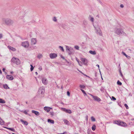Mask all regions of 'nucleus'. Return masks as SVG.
Returning <instances> with one entry per match:
<instances>
[{
  "label": "nucleus",
  "mask_w": 134,
  "mask_h": 134,
  "mask_svg": "<svg viewBox=\"0 0 134 134\" xmlns=\"http://www.w3.org/2000/svg\"><path fill=\"white\" fill-rule=\"evenodd\" d=\"M2 23L3 24L10 26L13 24V21L9 18H3L2 19Z\"/></svg>",
  "instance_id": "1"
},
{
  "label": "nucleus",
  "mask_w": 134,
  "mask_h": 134,
  "mask_svg": "<svg viewBox=\"0 0 134 134\" xmlns=\"http://www.w3.org/2000/svg\"><path fill=\"white\" fill-rule=\"evenodd\" d=\"M114 32L119 35L121 34H123L124 35L125 34V33L123 31V29L120 28H116L114 30Z\"/></svg>",
  "instance_id": "2"
},
{
  "label": "nucleus",
  "mask_w": 134,
  "mask_h": 134,
  "mask_svg": "<svg viewBox=\"0 0 134 134\" xmlns=\"http://www.w3.org/2000/svg\"><path fill=\"white\" fill-rule=\"evenodd\" d=\"M11 62L13 63L16 64L17 65L19 64L20 63V60L18 58L13 57L11 59Z\"/></svg>",
  "instance_id": "3"
},
{
  "label": "nucleus",
  "mask_w": 134,
  "mask_h": 134,
  "mask_svg": "<svg viewBox=\"0 0 134 134\" xmlns=\"http://www.w3.org/2000/svg\"><path fill=\"white\" fill-rule=\"evenodd\" d=\"M21 45L22 46L24 47L27 48L29 46V43L28 42L25 41L22 42Z\"/></svg>",
  "instance_id": "4"
},
{
  "label": "nucleus",
  "mask_w": 134,
  "mask_h": 134,
  "mask_svg": "<svg viewBox=\"0 0 134 134\" xmlns=\"http://www.w3.org/2000/svg\"><path fill=\"white\" fill-rule=\"evenodd\" d=\"M93 26L95 29L96 30L97 33L99 34L100 35L102 36V33L100 29L99 28L96 27L94 25H93Z\"/></svg>",
  "instance_id": "5"
},
{
  "label": "nucleus",
  "mask_w": 134,
  "mask_h": 134,
  "mask_svg": "<svg viewBox=\"0 0 134 134\" xmlns=\"http://www.w3.org/2000/svg\"><path fill=\"white\" fill-rule=\"evenodd\" d=\"M90 95L92 97L94 100L98 102H100L101 101L100 99L97 96H94L91 94H90Z\"/></svg>",
  "instance_id": "6"
},
{
  "label": "nucleus",
  "mask_w": 134,
  "mask_h": 134,
  "mask_svg": "<svg viewBox=\"0 0 134 134\" xmlns=\"http://www.w3.org/2000/svg\"><path fill=\"white\" fill-rule=\"evenodd\" d=\"M61 110L65 112L66 113L71 114L72 113L71 110L70 109H66L65 108H62L61 109Z\"/></svg>",
  "instance_id": "7"
},
{
  "label": "nucleus",
  "mask_w": 134,
  "mask_h": 134,
  "mask_svg": "<svg viewBox=\"0 0 134 134\" xmlns=\"http://www.w3.org/2000/svg\"><path fill=\"white\" fill-rule=\"evenodd\" d=\"M49 57L51 59H54L57 57V55L54 53H51L49 54Z\"/></svg>",
  "instance_id": "8"
},
{
  "label": "nucleus",
  "mask_w": 134,
  "mask_h": 134,
  "mask_svg": "<svg viewBox=\"0 0 134 134\" xmlns=\"http://www.w3.org/2000/svg\"><path fill=\"white\" fill-rule=\"evenodd\" d=\"M44 91L45 90L43 88H41L38 90V93L39 94H42L44 93Z\"/></svg>",
  "instance_id": "9"
},
{
  "label": "nucleus",
  "mask_w": 134,
  "mask_h": 134,
  "mask_svg": "<svg viewBox=\"0 0 134 134\" xmlns=\"http://www.w3.org/2000/svg\"><path fill=\"white\" fill-rule=\"evenodd\" d=\"M42 81L44 85H46L48 83V80L45 78L44 77L42 79Z\"/></svg>",
  "instance_id": "10"
},
{
  "label": "nucleus",
  "mask_w": 134,
  "mask_h": 134,
  "mask_svg": "<svg viewBox=\"0 0 134 134\" xmlns=\"http://www.w3.org/2000/svg\"><path fill=\"white\" fill-rule=\"evenodd\" d=\"M81 60L85 65H87V61L86 59V58H81Z\"/></svg>",
  "instance_id": "11"
},
{
  "label": "nucleus",
  "mask_w": 134,
  "mask_h": 134,
  "mask_svg": "<svg viewBox=\"0 0 134 134\" xmlns=\"http://www.w3.org/2000/svg\"><path fill=\"white\" fill-rule=\"evenodd\" d=\"M31 41L32 45H34L36 43L37 41L35 38H32L31 40Z\"/></svg>",
  "instance_id": "12"
},
{
  "label": "nucleus",
  "mask_w": 134,
  "mask_h": 134,
  "mask_svg": "<svg viewBox=\"0 0 134 134\" xmlns=\"http://www.w3.org/2000/svg\"><path fill=\"white\" fill-rule=\"evenodd\" d=\"M6 78L8 80H12L14 79L13 76L10 75H8L6 76Z\"/></svg>",
  "instance_id": "13"
},
{
  "label": "nucleus",
  "mask_w": 134,
  "mask_h": 134,
  "mask_svg": "<svg viewBox=\"0 0 134 134\" xmlns=\"http://www.w3.org/2000/svg\"><path fill=\"white\" fill-rule=\"evenodd\" d=\"M119 125L123 126H126L127 124L125 122H124L120 121V122Z\"/></svg>",
  "instance_id": "14"
},
{
  "label": "nucleus",
  "mask_w": 134,
  "mask_h": 134,
  "mask_svg": "<svg viewBox=\"0 0 134 134\" xmlns=\"http://www.w3.org/2000/svg\"><path fill=\"white\" fill-rule=\"evenodd\" d=\"M8 48L12 50L13 51H15L16 49L15 48H14L10 46H8Z\"/></svg>",
  "instance_id": "15"
},
{
  "label": "nucleus",
  "mask_w": 134,
  "mask_h": 134,
  "mask_svg": "<svg viewBox=\"0 0 134 134\" xmlns=\"http://www.w3.org/2000/svg\"><path fill=\"white\" fill-rule=\"evenodd\" d=\"M32 113H34L37 116L39 115L40 114L38 111H35L34 110H32Z\"/></svg>",
  "instance_id": "16"
},
{
  "label": "nucleus",
  "mask_w": 134,
  "mask_h": 134,
  "mask_svg": "<svg viewBox=\"0 0 134 134\" xmlns=\"http://www.w3.org/2000/svg\"><path fill=\"white\" fill-rule=\"evenodd\" d=\"M49 107H45L44 108V110L48 112L50 111Z\"/></svg>",
  "instance_id": "17"
},
{
  "label": "nucleus",
  "mask_w": 134,
  "mask_h": 134,
  "mask_svg": "<svg viewBox=\"0 0 134 134\" xmlns=\"http://www.w3.org/2000/svg\"><path fill=\"white\" fill-rule=\"evenodd\" d=\"M122 54L124 55L125 56V57L128 59H129L131 58V57L130 56H129L127 55H126L125 53L124 52H122Z\"/></svg>",
  "instance_id": "18"
},
{
  "label": "nucleus",
  "mask_w": 134,
  "mask_h": 134,
  "mask_svg": "<svg viewBox=\"0 0 134 134\" xmlns=\"http://www.w3.org/2000/svg\"><path fill=\"white\" fill-rule=\"evenodd\" d=\"M89 52L92 54L94 55L96 54V52L95 51H90Z\"/></svg>",
  "instance_id": "19"
},
{
  "label": "nucleus",
  "mask_w": 134,
  "mask_h": 134,
  "mask_svg": "<svg viewBox=\"0 0 134 134\" xmlns=\"http://www.w3.org/2000/svg\"><path fill=\"white\" fill-rule=\"evenodd\" d=\"M21 121L25 125H27L28 124V123L26 121H24L22 119L21 120Z\"/></svg>",
  "instance_id": "20"
},
{
  "label": "nucleus",
  "mask_w": 134,
  "mask_h": 134,
  "mask_svg": "<svg viewBox=\"0 0 134 134\" xmlns=\"http://www.w3.org/2000/svg\"><path fill=\"white\" fill-rule=\"evenodd\" d=\"M48 122H50L51 124H53L54 122V121L53 120H51L50 119H48L47 120Z\"/></svg>",
  "instance_id": "21"
},
{
  "label": "nucleus",
  "mask_w": 134,
  "mask_h": 134,
  "mask_svg": "<svg viewBox=\"0 0 134 134\" xmlns=\"http://www.w3.org/2000/svg\"><path fill=\"white\" fill-rule=\"evenodd\" d=\"M42 55L41 54H39L37 56V57L39 59H40L42 58Z\"/></svg>",
  "instance_id": "22"
},
{
  "label": "nucleus",
  "mask_w": 134,
  "mask_h": 134,
  "mask_svg": "<svg viewBox=\"0 0 134 134\" xmlns=\"http://www.w3.org/2000/svg\"><path fill=\"white\" fill-rule=\"evenodd\" d=\"M5 103V100H3L2 99H0V103L2 104H4Z\"/></svg>",
  "instance_id": "23"
},
{
  "label": "nucleus",
  "mask_w": 134,
  "mask_h": 134,
  "mask_svg": "<svg viewBox=\"0 0 134 134\" xmlns=\"http://www.w3.org/2000/svg\"><path fill=\"white\" fill-rule=\"evenodd\" d=\"M74 52V49H73L72 48V50L69 51L68 52V53H69V54L70 55Z\"/></svg>",
  "instance_id": "24"
},
{
  "label": "nucleus",
  "mask_w": 134,
  "mask_h": 134,
  "mask_svg": "<svg viewBox=\"0 0 134 134\" xmlns=\"http://www.w3.org/2000/svg\"><path fill=\"white\" fill-rule=\"evenodd\" d=\"M66 49L68 51L70 50L72 51V48L71 47L70 48L69 47L66 46Z\"/></svg>",
  "instance_id": "25"
},
{
  "label": "nucleus",
  "mask_w": 134,
  "mask_h": 134,
  "mask_svg": "<svg viewBox=\"0 0 134 134\" xmlns=\"http://www.w3.org/2000/svg\"><path fill=\"white\" fill-rule=\"evenodd\" d=\"M4 88L6 89H8L9 88L7 84H5L3 85Z\"/></svg>",
  "instance_id": "26"
},
{
  "label": "nucleus",
  "mask_w": 134,
  "mask_h": 134,
  "mask_svg": "<svg viewBox=\"0 0 134 134\" xmlns=\"http://www.w3.org/2000/svg\"><path fill=\"white\" fill-rule=\"evenodd\" d=\"M96 129V126L95 125H94L92 127V130L93 131H94Z\"/></svg>",
  "instance_id": "27"
},
{
  "label": "nucleus",
  "mask_w": 134,
  "mask_h": 134,
  "mask_svg": "<svg viewBox=\"0 0 134 134\" xmlns=\"http://www.w3.org/2000/svg\"><path fill=\"white\" fill-rule=\"evenodd\" d=\"M120 121H114V123L116 124H117L118 125H119Z\"/></svg>",
  "instance_id": "28"
},
{
  "label": "nucleus",
  "mask_w": 134,
  "mask_h": 134,
  "mask_svg": "<svg viewBox=\"0 0 134 134\" xmlns=\"http://www.w3.org/2000/svg\"><path fill=\"white\" fill-rule=\"evenodd\" d=\"M90 20L91 21L92 23H93L94 21V18L93 17H91V16L90 15Z\"/></svg>",
  "instance_id": "29"
},
{
  "label": "nucleus",
  "mask_w": 134,
  "mask_h": 134,
  "mask_svg": "<svg viewBox=\"0 0 134 134\" xmlns=\"http://www.w3.org/2000/svg\"><path fill=\"white\" fill-rule=\"evenodd\" d=\"M117 84L118 85H121L122 84V83L120 82L119 80L117 82Z\"/></svg>",
  "instance_id": "30"
},
{
  "label": "nucleus",
  "mask_w": 134,
  "mask_h": 134,
  "mask_svg": "<svg viewBox=\"0 0 134 134\" xmlns=\"http://www.w3.org/2000/svg\"><path fill=\"white\" fill-rule=\"evenodd\" d=\"M81 90L82 91V93L85 94V96H87V94L83 90L81 89Z\"/></svg>",
  "instance_id": "31"
},
{
  "label": "nucleus",
  "mask_w": 134,
  "mask_h": 134,
  "mask_svg": "<svg viewBox=\"0 0 134 134\" xmlns=\"http://www.w3.org/2000/svg\"><path fill=\"white\" fill-rule=\"evenodd\" d=\"M59 48L62 51L64 52V51L63 48L62 47L60 46L59 47Z\"/></svg>",
  "instance_id": "32"
},
{
  "label": "nucleus",
  "mask_w": 134,
  "mask_h": 134,
  "mask_svg": "<svg viewBox=\"0 0 134 134\" xmlns=\"http://www.w3.org/2000/svg\"><path fill=\"white\" fill-rule=\"evenodd\" d=\"M91 119V120L93 121H96L95 118L93 116H92Z\"/></svg>",
  "instance_id": "33"
},
{
  "label": "nucleus",
  "mask_w": 134,
  "mask_h": 134,
  "mask_svg": "<svg viewBox=\"0 0 134 134\" xmlns=\"http://www.w3.org/2000/svg\"><path fill=\"white\" fill-rule=\"evenodd\" d=\"M64 121L66 125H68V123L69 122L66 120H64Z\"/></svg>",
  "instance_id": "34"
},
{
  "label": "nucleus",
  "mask_w": 134,
  "mask_h": 134,
  "mask_svg": "<svg viewBox=\"0 0 134 134\" xmlns=\"http://www.w3.org/2000/svg\"><path fill=\"white\" fill-rule=\"evenodd\" d=\"M31 68L30 70L31 71H32L34 69V67H33L32 65L31 64L30 65Z\"/></svg>",
  "instance_id": "35"
},
{
  "label": "nucleus",
  "mask_w": 134,
  "mask_h": 134,
  "mask_svg": "<svg viewBox=\"0 0 134 134\" xmlns=\"http://www.w3.org/2000/svg\"><path fill=\"white\" fill-rule=\"evenodd\" d=\"M119 71L121 76L123 78V76L121 72L120 68V69L119 70Z\"/></svg>",
  "instance_id": "36"
},
{
  "label": "nucleus",
  "mask_w": 134,
  "mask_h": 134,
  "mask_svg": "<svg viewBox=\"0 0 134 134\" xmlns=\"http://www.w3.org/2000/svg\"><path fill=\"white\" fill-rule=\"evenodd\" d=\"M80 87L81 88L83 89H84L85 87V86L83 85H80Z\"/></svg>",
  "instance_id": "37"
},
{
  "label": "nucleus",
  "mask_w": 134,
  "mask_h": 134,
  "mask_svg": "<svg viewBox=\"0 0 134 134\" xmlns=\"http://www.w3.org/2000/svg\"><path fill=\"white\" fill-rule=\"evenodd\" d=\"M83 24L85 25H87L88 24L87 22L85 20H84L83 21Z\"/></svg>",
  "instance_id": "38"
},
{
  "label": "nucleus",
  "mask_w": 134,
  "mask_h": 134,
  "mask_svg": "<svg viewBox=\"0 0 134 134\" xmlns=\"http://www.w3.org/2000/svg\"><path fill=\"white\" fill-rule=\"evenodd\" d=\"M10 130L13 132H15V129H14L13 128H10Z\"/></svg>",
  "instance_id": "39"
},
{
  "label": "nucleus",
  "mask_w": 134,
  "mask_h": 134,
  "mask_svg": "<svg viewBox=\"0 0 134 134\" xmlns=\"http://www.w3.org/2000/svg\"><path fill=\"white\" fill-rule=\"evenodd\" d=\"M53 21H54L55 22H56L57 21V20L56 18V17H54L53 19Z\"/></svg>",
  "instance_id": "40"
},
{
  "label": "nucleus",
  "mask_w": 134,
  "mask_h": 134,
  "mask_svg": "<svg viewBox=\"0 0 134 134\" xmlns=\"http://www.w3.org/2000/svg\"><path fill=\"white\" fill-rule=\"evenodd\" d=\"M75 48L77 50H79V46H75Z\"/></svg>",
  "instance_id": "41"
},
{
  "label": "nucleus",
  "mask_w": 134,
  "mask_h": 134,
  "mask_svg": "<svg viewBox=\"0 0 134 134\" xmlns=\"http://www.w3.org/2000/svg\"><path fill=\"white\" fill-rule=\"evenodd\" d=\"M111 99L112 100H113L114 101H115L116 99V98L113 96L111 97Z\"/></svg>",
  "instance_id": "42"
},
{
  "label": "nucleus",
  "mask_w": 134,
  "mask_h": 134,
  "mask_svg": "<svg viewBox=\"0 0 134 134\" xmlns=\"http://www.w3.org/2000/svg\"><path fill=\"white\" fill-rule=\"evenodd\" d=\"M76 60L79 64V65H80V63H81V62L80 61H79V59L77 58H76Z\"/></svg>",
  "instance_id": "43"
},
{
  "label": "nucleus",
  "mask_w": 134,
  "mask_h": 134,
  "mask_svg": "<svg viewBox=\"0 0 134 134\" xmlns=\"http://www.w3.org/2000/svg\"><path fill=\"white\" fill-rule=\"evenodd\" d=\"M124 106L126 107V109H129V107L126 104H125Z\"/></svg>",
  "instance_id": "44"
},
{
  "label": "nucleus",
  "mask_w": 134,
  "mask_h": 134,
  "mask_svg": "<svg viewBox=\"0 0 134 134\" xmlns=\"http://www.w3.org/2000/svg\"><path fill=\"white\" fill-rule=\"evenodd\" d=\"M60 56L63 59H64L67 62V60L66 59H65V58H64V57H63L62 55H60Z\"/></svg>",
  "instance_id": "45"
},
{
  "label": "nucleus",
  "mask_w": 134,
  "mask_h": 134,
  "mask_svg": "<svg viewBox=\"0 0 134 134\" xmlns=\"http://www.w3.org/2000/svg\"><path fill=\"white\" fill-rule=\"evenodd\" d=\"M50 113L52 116H53L54 115V113L53 112H51Z\"/></svg>",
  "instance_id": "46"
},
{
  "label": "nucleus",
  "mask_w": 134,
  "mask_h": 134,
  "mask_svg": "<svg viewBox=\"0 0 134 134\" xmlns=\"http://www.w3.org/2000/svg\"><path fill=\"white\" fill-rule=\"evenodd\" d=\"M80 72H81V73H82V74H83V75H84L85 76H86V77H89V76H87V75L85 74H83L82 72L81 71H79Z\"/></svg>",
  "instance_id": "47"
},
{
  "label": "nucleus",
  "mask_w": 134,
  "mask_h": 134,
  "mask_svg": "<svg viewBox=\"0 0 134 134\" xmlns=\"http://www.w3.org/2000/svg\"><path fill=\"white\" fill-rule=\"evenodd\" d=\"M22 112H23V111H21ZM23 112L24 113V114H27L28 113L26 111V110H25L24 111H23Z\"/></svg>",
  "instance_id": "48"
},
{
  "label": "nucleus",
  "mask_w": 134,
  "mask_h": 134,
  "mask_svg": "<svg viewBox=\"0 0 134 134\" xmlns=\"http://www.w3.org/2000/svg\"><path fill=\"white\" fill-rule=\"evenodd\" d=\"M3 37V34H0V39H1Z\"/></svg>",
  "instance_id": "49"
},
{
  "label": "nucleus",
  "mask_w": 134,
  "mask_h": 134,
  "mask_svg": "<svg viewBox=\"0 0 134 134\" xmlns=\"http://www.w3.org/2000/svg\"><path fill=\"white\" fill-rule=\"evenodd\" d=\"M67 95L68 96H70V93L69 91H68L67 92Z\"/></svg>",
  "instance_id": "50"
},
{
  "label": "nucleus",
  "mask_w": 134,
  "mask_h": 134,
  "mask_svg": "<svg viewBox=\"0 0 134 134\" xmlns=\"http://www.w3.org/2000/svg\"><path fill=\"white\" fill-rule=\"evenodd\" d=\"M38 69L40 70L41 71L42 69V68L41 66H40L38 68Z\"/></svg>",
  "instance_id": "51"
},
{
  "label": "nucleus",
  "mask_w": 134,
  "mask_h": 134,
  "mask_svg": "<svg viewBox=\"0 0 134 134\" xmlns=\"http://www.w3.org/2000/svg\"><path fill=\"white\" fill-rule=\"evenodd\" d=\"M124 7V5L123 4H121L120 5V7L121 8H122Z\"/></svg>",
  "instance_id": "52"
},
{
  "label": "nucleus",
  "mask_w": 134,
  "mask_h": 134,
  "mask_svg": "<svg viewBox=\"0 0 134 134\" xmlns=\"http://www.w3.org/2000/svg\"><path fill=\"white\" fill-rule=\"evenodd\" d=\"M96 66L98 67L99 69V70H100V69H99V65H98V64H97V65H96ZM99 71H100V70H99Z\"/></svg>",
  "instance_id": "53"
},
{
  "label": "nucleus",
  "mask_w": 134,
  "mask_h": 134,
  "mask_svg": "<svg viewBox=\"0 0 134 134\" xmlns=\"http://www.w3.org/2000/svg\"><path fill=\"white\" fill-rule=\"evenodd\" d=\"M4 128H5L7 129H8V130H10V128H8V127H4Z\"/></svg>",
  "instance_id": "54"
},
{
  "label": "nucleus",
  "mask_w": 134,
  "mask_h": 134,
  "mask_svg": "<svg viewBox=\"0 0 134 134\" xmlns=\"http://www.w3.org/2000/svg\"><path fill=\"white\" fill-rule=\"evenodd\" d=\"M5 70V69L4 68H3V71L4 72Z\"/></svg>",
  "instance_id": "55"
},
{
  "label": "nucleus",
  "mask_w": 134,
  "mask_h": 134,
  "mask_svg": "<svg viewBox=\"0 0 134 134\" xmlns=\"http://www.w3.org/2000/svg\"><path fill=\"white\" fill-rule=\"evenodd\" d=\"M65 133H66V132H64L62 133H59V134H64Z\"/></svg>",
  "instance_id": "56"
},
{
  "label": "nucleus",
  "mask_w": 134,
  "mask_h": 134,
  "mask_svg": "<svg viewBox=\"0 0 134 134\" xmlns=\"http://www.w3.org/2000/svg\"><path fill=\"white\" fill-rule=\"evenodd\" d=\"M35 73L36 74V75H37L38 74V73L37 72H35Z\"/></svg>",
  "instance_id": "57"
},
{
  "label": "nucleus",
  "mask_w": 134,
  "mask_h": 134,
  "mask_svg": "<svg viewBox=\"0 0 134 134\" xmlns=\"http://www.w3.org/2000/svg\"><path fill=\"white\" fill-rule=\"evenodd\" d=\"M13 73V71H11L10 72V73L11 74H12Z\"/></svg>",
  "instance_id": "58"
},
{
  "label": "nucleus",
  "mask_w": 134,
  "mask_h": 134,
  "mask_svg": "<svg viewBox=\"0 0 134 134\" xmlns=\"http://www.w3.org/2000/svg\"><path fill=\"white\" fill-rule=\"evenodd\" d=\"M49 108H49V110H50V109H52V108H51V107H49Z\"/></svg>",
  "instance_id": "59"
},
{
  "label": "nucleus",
  "mask_w": 134,
  "mask_h": 134,
  "mask_svg": "<svg viewBox=\"0 0 134 134\" xmlns=\"http://www.w3.org/2000/svg\"><path fill=\"white\" fill-rule=\"evenodd\" d=\"M2 85V84L1 83H0V86H1Z\"/></svg>",
  "instance_id": "60"
},
{
  "label": "nucleus",
  "mask_w": 134,
  "mask_h": 134,
  "mask_svg": "<svg viewBox=\"0 0 134 134\" xmlns=\"http://www.w3.org/2000/svg\"><path fill=\"white\" fill-rule=\"evenodd\" d=\"M74 134H79L78 133H75Z\"/></svg>",
  "instance_id": "61"
},
{
  "label": "nucleus",
  "mask_w": 134,
  "mask_h": 134,
  "mask_svg": "<svg viewBox=\"0 0 134 134\" xmlns=\"http://www.w3.org/2000/svg\"><path fill=\"white\" fill-rule=\"evenodd\" d=\"M95 76H96V74H95Z\"/></svg>",
  "instance_id": "62"
},
{
  "label": "nucleus",
  "mask_w": 134,
  "mask_h": 134,
  "mask_svg": "<svg viewBox=\"0 0 134 134\" xmlns=\"http://www.w3.org/2000/svg\"><path fill=\"white\" fill-rule=\"evenodd\" d=\"M27 102H26V103L27 104Z\"/></svg>",
  "instance_id": "63"
},
{
  "label": "nucleus",
  "mask_w": 134,
  "mask_h": 134,
  "mask_svg": "<svg viewBox=\"0 0 134 134\" xmlns=\"http://www.w3.org/2000/svg\"><path fill=\"white\" fill-rule=\"evenodd\" d=\"M101 78H102V79H103V78H102V76H101Z\"/></svg>",
  "instance_id": "64"
}]
</instances>
